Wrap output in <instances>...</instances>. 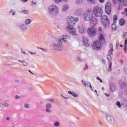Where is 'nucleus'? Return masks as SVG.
<instances>
[{
    "mask_svg": "<svg viewBox=\"0 0 127 127\" xmlns=\"http://www.w3.org/2000/svg\"><path fill=\"white\" fill-rule=\"evenodd\" d=\"M50 16L54 17L59 14V8L56 5H51L48 7Z\"/></svg>",
    "mask_w": 127,
    "mask_h": 127,
    "instance_id": "1",
    "label": "nucleus"
},
{
    "mask_svg": "<svg viewBox=\"0 0 127 127\" xmlns=\"http://www.w3.org/2000/svg\"><path fill=\"white\" fill-rule=\"evenodd\" d=\"M53 47L54 50H58L59 51L63 50V45H62V41L61 39L56 40L53 42Z\"/></svg>",
    "mask_w": 127,
    "mask_h": 127,
    "instance_id": "2",
    "label": "nucleus"
},
{
    "mask_svg": "<svg viewBox=\"0 0 127 127\" xmlns=\"http://www.w3.org/2000/svg\"><path fill=\"white\" fill-rule=\"evenodd\" d=\"M93 12L96 17H101L103 15L104 11L100 6H95L93 8Z\"/></svg>",
    "mask_w": 127,
    "mask_h": 127,
    "instance_id": "3",
    "label": "nucleus"
},
{
    "mask_svg": "<svg viewBox=\"0 0 127 127\" xmlns=\"http://www.w3.org/2000/svg\"><path fill=\"white\" fill-rule=\"evenodd\" d=\"M94 17V15L93 14V12L91 10H87L83 14V18L86 21H90L93 19Z\"/></svg>",
    "mask_w": 127,
    "mask_h": 127,
    "instance_id": "4",
    "label": "nucleus"
},
{
    "mask_svg": "<svg viewBox=\"0 0 127 127\" xmlns=\"http://www.w3.org/2000/svg\"><path fill=\"white\" fill-rule=\"evenodd\" d=\"M87 33L90 37H95L97 35V29L94 26H91L88 29Z\"/></svg>",
    "mask_w": 127,
    "mask_h": 127,
    "instance_id": "5",
    "label": "nucleus"
},
{
    "mask_svg": "<svg viewBox=\"0 0 127 127\" xmlns=\"http://www.w3.org/2000/svg\"><path fill=\"white\" fill-rule=\"evenodd\" d=\"M73 25H68L66 27V30L73 35V36H77V31L76 30V28H75L73 26Z\"/></svg>",
    "mask_w": 127,
    "mask_h": 127,
    "instance_id": "6",
    "label": "nucleus"
},
{
    "mask_svg": "<svg viewBox=\"0 0 127 127\" xmlns=\"http://www.w3.org/2000/svg\"><path fill=\"white\" fill-rule=\"evenodd\" d=\"M67 23H72V25H75L76 22L79 21V18L76 17L75 18L72 16H68L66 18Z\"/></svg>",
    "mask_w": 127,
    "mask_h": 127,
    "instance_id": "7",
    "label": "nucleus"
},
{
    "mask_svg": "<svg viewBox=\"0 0 127 127\" xmlns=\"http://www.w3.org/2000/svg\"><path fill=\"white\" fill-rule=\"evenodd\" d=\"M92 48L94 50H96V51H99V50H101V48H102V44L100 41H95L94 42L92 46Z\"/></svg>",
    "mask_w": 127,
    "mask_h": 127,
    "instance_id": "8",
    "label": "nucleus"
},
{
    "mask_svg": "<svg viewBox=\"0 0 127 127\" xmlns=\"http://www.w3.org/2000/svg\"><path fill=\"white\" fill-rule=\"evenodd\" d=\"M78 31L81 34H84L87 32V28L82 24H80L78 26Z\"/></svg>",
    "mask_w": 127,
    "mask_h": 127,
    "instance_id": "9",
    "label": "nucleus"
},
{
    "mask_svg": "<svg viewBox=\"0 0 127 127\" xmlns=\"http://www.w3.org/2000/svg\"><path fill=\"white\" fill-rule=\"evenodd\" d=\"M106 119L109 124H110V125H115V117L114 116L109 114L106 116Z\"/></svg>",
    "mask_w": 127,
    "mask_h": 127,
    "instance_id": "10",
    "label": "nucleus"
},
{
    "mask_svg": "<svg viewBox=\"0 0 127 127\" xmlns=\"http://www.w3.org/2000/svg\"><path fill=\"white\" fill-rule=\"evenodd\" d=\"M105 10L107 14H110L112 12V3L110 2H107L105 5Z\"/></svg>",
    "mask_w": 127,
    "mask_h": 127,
    "instance_id": "11",
    "label": "nucleus"
},
{
    "mask_svg": "<svg viewBox=\"0 0 127 127\" xmlns=\"http://www.w3.org/2000/svg\"><path fill=\"white\" fill-rule=\"evenodd\" d=\"M45 111L47 113L49 114H51L52 113V104L50 103H47L45 105Z\"/></svg>",
    "mask_w": 127,
    "mask_h": 127,
    "instance_id": "12",
    "label": "nucleus"
},
{
    "mask_svg": "<svg viewBox=\"0 0 127 127\" xmlns=\"http://www.w3.org/2000/svg\"><path fill=\"white\" fill-rule=\"evenodd\" d=\"M83 43L84 46H85L86 47H89V46H90V42H89V39H88V38L86 37H83Z\"/></svg>",
    "mask_w": 127,
    "mask_h": 127,
    "instance_id": "13",
    "label": "nucleus"
},
{
    "mask_svg": "<svg viewBox=\"0 0 127 127\" xmlns=\"http://www.w3.org/2000/svg\"><path fill=\"white\" fill-rule=\"evenodd\" d=\"M61 39L64 42H66L67 41V39H71V38L69 37V36L67 35H64L63 36H62L61 37Z\"/></svg>",
    "mask_w": 127,
    "mask_h": 127,
    "instance_id": "14",
    "label": "nucleus"
},
{
    "mask_svg": "<svg viewBox=\"0 0 127 127\" xmlns=\"http://www.w3.org/2000/svg\"><path fill=\"white\" fill-rule=\"evenodd\" d=\"M83 11L84 10L83 8H79L75 10V13L76 14V15H81L82 13H83Z\"/></svg>",
    "mask_w": 127,
    "mask_h": 127,
    "instance_id": "15",
    "label": "nucleus"
},
{
    "mask_svg": "<svg viewBox=\"0 0 127 127\" xmlns=\"http://www.w3.org/2000/svg\"><path fill=\"white\" fill-rule=\"evenodd\" d=\"M68 95H71V96H72L74 98H78V97H79V95H78V94L76 93V92L73 91H68Z\"/></svg>",
    "mask_w": 127,
    "mask_h": 127,
    "instance_id": "16",
    "label": "nucleus"
},
{
    "mask_svg": "<svg viewBox=\"0 0 127 127\" xmlns=\"http://www.w3.org/2000/svg\"><path fill=\"white\" fill-rule=\"evenodd\" d=\"M107 59L108 60H112V57H113V50H110L109 53L107 55Z\"/></svg>",
    "mask_w": 127,
    "mask_h": 127,
    "instance_id": "17",
    "label": "nucleus"
},
{
    "mask_svg": "<svg viewBox=\"0 0 127 127\" xmlns=\"http://www.w3.org/2000/svg\"><path fill=\"white\" fill-rule=\"evenodd\" d=\"M119 84L120 85V89H124L127 87V82H124L123 81L120 80L119 81Z\"/></svg>",
    "mask_w": 127,
    "mask_h": 127,
    "instance_id": "18",
    "label": "nucleus"
},
{
    "mask_svg": "<svg viewBox=\"0 0 127 127\" xmlns=\"http://www.w3.org/2000/svg\"><path fill=\"white\" fill-rule=\"evenodd\" d=\"M108 20H109V17L107 15H103L101 18V22H105V21H107L108 23Z\"/></svg>",
    "mask_w": 127,
    "mask_h": 127,
    "instance_id": "19",
    "label": "nucleus"
},
{
    "mask_svg": "<svg viewBox=\"0 0 127 127\" xmlns=\"http://www.w3.org/2000/svg\"><path fill=\"white\" fill-rule=\"evenodd\" d=\"M110 91L112 92H115L116 91V86H115V83H111L110 84Z\"/></svg>",
    "mask_w": 127,
    "mask_h": 127,
    "instance_id": "20",
    "label": "nucleus"
},
{
    "mask_svg": "<svg viewBox=\"0 0 127 127\" xmlns=\"http://www.w3.org/2000/svg\"><path fill=\"white\" fill-rule=\"evenodd\" d=\"M107 21L108 23L107 22V21H104V22L101 23L104 27H107V28H109V27H110V21L107 20Z\"/></svg>",
    "mask_w": 127,
    "mask_h": 127,
    "instance_id": "21",
    "label": "nucleus"
},
{
    "mask_svg": "<svg viewBox=\"0 0 127 127\" xmlns=\"http://www.w3.org/2000/svg\"><path fill=\"white\" fill-rule=\"evenodd\" d=\"M27 27V25L25 24H21L20 26V28H21L22 30H26Z\"/></svg>",
    "mask_w": 127,
    "mask_h": 127,
    "instance_id": "22",
    "label": "nucleus"
},
{
    "mask_svg": "<svg viewBox=\"0 0 127 127\" xmlns=\"http://www.w3.org/2000/svg\"><path fill=\"white\" fill-rule=\"evenodd\" d=\"M18 62H20V63H22L23 65V66H28V62H26L25 60L23 61H20L18 60Z\"/></svg>",
    "mask_w": 127,
    "mask_h": 127,
    "instance_id": "23",
    "label": "nucleus"
},
{
    "mask_svg": "<svg viewBox=\"0 0 127 127\" xmlns=\"http://www.w3.org/2000/svg\"><path fill=\"white\" fill-rule=\"evenodd\" d=\"M69 9V5L68 4H64L63 6V11H67Z\"/></svg>",
    "mask_w": 127,
    "mask_h": 127,
    "instance_id": "24",
    "label": "nucleus"
},
{
    "mask_svg": "<svg viewBox=\"0 0 127 127\" xmlns=\"http://www.w3.org/2000/svg\"><path fill=\"white\" fill-rule=\"evenodd\" d=\"M68 0H54L56 3H60V2H67Z\"/></svg>",
    "mask_w": 127,
    "mask_h": 127,
    "instance_id": "25",
    "label": "nucleus"
},
{
    "mask_svg": "<svg viewBox=\"0 0 127 127\" xmlns=\"http://www.w3.org/2000/svg\"><path fill=\"white\" fill-rule=\"evenodd\" d=\"M91 21L94 25H96V24L98 23V20L96 18H95V17H93Z\"/></svg>",
    "mask_w": 127,
    "mask_h": 127,
    "instance_id": "26",
    "label": "nucleus"
},
{
    "mask_svg": "<svg viewBox=\"0 0 127 127\" xmlns=\"http://www.w3.org/2000/svg\"><path fill=\"white\" fill-rule=\"evenodd\" d=\"M89 4H96V0H87Z\"/></svg>",
    "mask_w": 127,
    "mask_h": 127,
    "instance_id": "27",
    "label": "nucleus"
},
{
    "mask_svg": "<svg viewBox=\"0 0 127 127\" xmlns=\"http://www.w3.org/2000/svg\"><path fill=\"white\" fill-rule=\"evenodd\" d=\"M25 23L27 25H28L32 22V20L31 19H27L25 20Z\"/></svg>",
    "mask_w": 127,
    "mask_h": 127,
    "instance_id": "28",
    "label": "nucleus"
},
{
    "mask_svg": "<svg viewBox=\"0 0 127 127\" xmlns=\"http://www.w3.org/2000/svg\"><path fill=\"white\" fill-rule=\"evenodd\" d=\"M120 24L121 25V26H124L125 24H126V21L124 19H121L120 20Z\"/></svg>",
    "mask_w": 127,
    "mask_h": 127,
    "instance_id": "29",
    "label": "nucleus"
},
{
    "mask_svg": "<svg viewBox=\"0 0 127 127\" xmlns=\"http://www.w3.org/2000/svg\"><path fill=\"white\" fill-rule=\"evenodd\" d=\"M117 21H118V15L116 14L113 16V22L114 23H116Z\"/></svg>",
    "mask_w": 127,
    "mask_h": 127,
    "instance_id": "30",
    "label": "nucleus"
},
{
    "mask_svg": "<svg viewBox=\"0 0 127 127\" xmlns=\"http://www.w3.org/2000/svg\"><path fill=\"white\" fill-rule=\"evenodd\" d=\"M99 40L100 41H103V40H105V37H104V35L102 34H99Z\"/></svg>",
    "mask_w": 127,
    "mask_h": 127,
    "instance_id": "31",
    "label": "nucleus"
},
{
    "mask_svg": "<svg viewBox=\"0 0 127 127\" xmlns=\"http://www.w3.org/2000/svg\"><path fill=\"white\" fill-rule=\"evenodd\" d=\"M37 2V1H36V0H33L31 2V6H34V5L36 4Z\"/></svg>",
    "mask_w": 127,
    "mask_h": 127,
    "instance_id": "32",
    "label": "nucleus"
},
{
    "mask_svg": "<svg viewBox=\"0 0 127 127\" xmlns=\"http://www.w3.org/2000/svg\"><path fill=\"white\" fill-rule=\"evenodd\" d=\"M112 28L113 30H114V31H116V30H117V26H116V23H114V24H112Z\"/></svg>",
    "mask_w": 127,
    "mask_h": 127,
    "instance_id": "33",
    "label": "nucleus"
},
{
    "mask_svg": "<svg viewBox=\"0 0 127 127\" xmlns=\"http://www.w3.org/2000/svg\"><path fill=\"white\" fill-rule=\"evenodd\" d=\"M9 13L10 14V13H12V15L14 16L15 15V10L14 9H10V11L9 12Z\"/></svg>",
    "mask_w": 127,
    "mask_h": 127,
    "instance_id": "34",
    "label": "nucleus"
},
{
    "mask_svg": "<svg viewBox=\"0 0 127 127\" xmlns=\"http://www.w3.org/2000/svg\"><path fill=\"white\" fill-rule=\"evenodd\" d=\"M54 126L56 127H59V126H60V123L59 122H56L54 124Z\"/></svg>",
    "mask_w": 127,
    "mask_h": 127,
    "instance_id": "35",
    "label": "nucleus"
},
{
    "mask_svg": "<svg viewBox=\"0 0 127 127\" xmlns=\"http://www.w3.org/2000/svg\"><path fill=\"white\" fill-rule=\"evenodd\" d=\"M76 2L78 4H82L84 2V0H76Z\"/></svg>",
    "mask_w": 127,
    "mask_h": 127,
    "instance_id": "36",
    "label": "nucleus"
},
{
    "mask_svg": "<svg viewBox=\"0 0 127 127\" xmlns=\"http://www.w3.org/2000/svg\"><path fill=\"white\" fill-rule=\"evenodd\" d=\"M24 107L26 109H30V106L28 104H27V103L24 104Z\"/></svg>",
    "mask_w": 127,
    "mask_h": 127,
    "instance_id": "37",
    "label": "nucleus"
},
{
    "mask_svg": "<svg viewBox=\"0 0 127 127\" xmlns=\"http://www.w3.org/2000/svg\"><path fill=\"white\" fill-rule=\"evenodd\" d=\"M22 13H23L24 14H28V10L25 9L21 11Z\"/></svg>",
    "mask_w": 127,
    "mask_h": 127,
    "instance_id": "38",
    "label": "nucleus"
},
{
    "mask_svg": "<svg viewBox=\"0 0 127 127\" xmlns=\"http://www.w3.org/2000/svg\"><path fill=\"white\" fill-rule=\"evenodd\" d=\"M124 70L125 72V73L127 75V64L124 66Z\"/></svg>",
    "mask_w": 127,
    "mask_h": 127,
    "instance_id": "39",
    "label": "nucleus"
},
{
    "mask_svg": "<svg viewBox=\"0 0 127 127\" xmlns=\"http://www.w3.org/2000/svg\"><path fill=\"white\" fill-rule=\"evenodd\" d=\"M38 48L39 49H41V50L43 52H45V53L47 52V50L44 48H39V47H38Z\"/></svg>",
    "mask_w": 127,
    "mask_h": 127,
    "instance_id": "40",
    "label": "nucleus"
},
{
    "mask_svg": "<svg viewBox=\"0 0 127 127\" xmlns=\"http://www.w3.org/2000/svg\"><path fill=\"white\" fill-rule=\"evenodd\" d=\"M123 4L124 6H127V0H124Z\"/></svg>",
    "mask_w": 127,
    "mask_h": 127,
    "instance_id": "41",
    "label": "nucleus"
},
{
    "mask_svg": "<svg viewBox=\"0 0 127 127\" xmlns=\"http://www.w3.org/2000/svg\"><path fill=\"white\" fill-rule=\"evenodd\" d=\"M116 105L119 108H121L122 107V105L121 104V102H120L119 101H118L117 102H116Z\"/></svg>",
    "mask_w": 127,
    "mask_h": 127,
    "instance_id": "42",
    "label": "nucleus"
},
{
    "mask_svg": "<svg viewBox=\"0 0 127 127\" xmlns=\"http://www.w3.org/2000/svg\"><path fill=\"white\" fill-rule=\"evenodd\" d=\"M92 84H91V82L89 81L86 82V86H87V87H89Z\"/></svg>",
    "mask_w": 127,
    "mask_h": 127,
    "instance_id": "43",
    "label": "nucleus"
},
{
    "mask_svg": "<svg viewBox=\"0 0 127 127\" xmlns=\"http://www.w3.org/2000/svg\"><path fill=\"white\" fill-rule=\"evenodd\" d=\"M97 80H98V81H100V83H103V80H102V79H101V78H100L99 77L97 76L96 77Z\"/></svg>",
    "mask_w": 127,
    "mask_h": 127,
    "instance_id": "44",
    "label": "nucleus"
},
{
    "mask_svg": "<svg viewBox=\"0 0 127 127\" xmlns=\"http://www.w3.org/2000/svg\"><path fill=\"white\" fill-rule=\"evenodd\" d=\"M77 61H79V62H83V60L82 59H81V58H80V57H78L77 58Z\"/></svg>",
    "mask_w": 127,
    "mask_h": 127,
    "instance_id": "45",
    "label": "nucleus"
},
{
    "mask_svg": "<svg viewBox=\"0 0 127 127\" xmlns=\"http://www.w3.org/2000/svg\"><path fill=\"white\" fill-rule=\"evenodd\" d=\"M49 101L52 103H54V102H55V99H54V98H50L49 99Z\"/></svg>",
    "mask_w": 127,
    "mask_h": 127,
    "instance_id": "46",
    "label": "nucleus"
},
{
    "mask_svg": "<svg viewBox=\"0 0 127 127\" xmlns=\"http://www.w3.org/2000/svg\"><path fill=\"white\" fill-rule=\"evenodd\" d=\"M127 35V32H124L123 33V35L122 36L123 38H126V36Z\"/></svg>",
    "mask_w": 127,
    "mask_h": 127,
    "instance_id": "47",
    "label": "nucleus"
},
{
    "mask_svg": "<svg viewBox=\"0 0 127 127\" xmlns=\"http://www.w3.org/2000/svg\"><path fill=\"white\" fill-rule=\"evenodd\" d=\"M81 83L84 85V86H85V87H87V83H85L84 80H81Z\"/></svg>",
    "mask_w": 127,
    "mask_h": 127,
    "instance_id": "48",
    "label": "nucleus"
},
{
    "mask_svg": "<svg viewBox=\"0 0 127 127\" xmlns=\"http://www.w3.org/2000/svg\"><path fill=\"white\" fill-rule=\"evenodd\" d=\"M20 98H21L20 96H18V95H16L15 96V99L16 100H18V99H20Z\"/></svg>",
    "mask_w": 127,
    "mask_h": 127,
    "instance_id": "49",
    "label": "nucleus"
},
{
    "mask_svg": "<svg viewBox=\"0 0 127 127\" xmlns=\"http://www.w3.org/2000/svg\"><path fill=\"white\" fill-rule=\"evenodd\" d=\"M124 51L125 53L127 52V46H124Z\"/></svg>",
    "mask_w": 127,
    "mask_h": 127,
    "instance_id": "50",
    "label": "nucleus"
},
{
    "mask_svg": "<svg viewBox=\"0 0 127 127\" xmlns=\"http://www.w3.org/2000/svg\"><path fill=\"white\" fill-rule=\"evenodd\" d=\"M3 106H4V104L0 103V108H3Z\"/></svg>",
    "mask_w": 127,
    "mask_h": 127,
    "instance_id": "51",
    "label": "nucleus"
},
{
    "mask_svg": "<svg viewBox=\"0 0 127 127\" xmlns=\"http://www.w3.org/2000/svg\"><path fill=\"white\" fill-rule=\"evenodd\" d=\"M110 47H111L110 50H112V52H113L114 49H113V44H110Z\"/></svg>",
    "mask_w": 127,
    "mask_h": 127,
    "instance_id": "52",
    "label": "nucleus"
},
{
    "mask_svg": "<svg viewBox=\"0 0 127 127\" xmlns=\"http://www.w3.org/2000/svg\"><path fill=\"white\" fill-rule=\"evenodd\" d=\"M4 107H8V106H9V105L8 104V103H5V104H4Z\"/></svg>",
    "mask_w": 127,
    "mask_h": 127,
    "instance_id": "53",
    "label": "nucleus"
},
{
    "mask_svg": "<svg viewBox=\"0 0 127 127\" xmlns=\"http://www.w3.org/2000/svg\"><path fill=\"white\" fill-rule=\"evenodd\" d=\"M109 68L110 69V71H112V63H110L109 64Z\"/></svg>",
    "mask_w": 127,
    "mask_h": 127,
    "instance_id": "54",
    "label": "nucleus"
},
{
    "mask_svg": "<svg viewBox=\"0 0 127 127\" xmlns=\"http://www.w3.org/2000/svg\"><path fill=\"white\" fill-rule=\"evenodd\" d=\"M89 88H90L91 91H92V92H94V90H93V87H92V85H90Z\"/></svg>",
    "mask_w": 127,
    "mask_h": 127,
    "instance_id": "55",
    "label": "nucleus"
},
{
    "mask_svg": "<svg viewBox=\"0 0 127 127\" xmlns=\"http://www.w3.org/2000/svg\"><path fill=\"white\" fill-rule=\"evenodd\" d=\"M88 69V65H86L84 67V70H87Z\"/></svg>",
    "mask_w": 127,
    "mask_h": 127,
    "instance_id": "56",
    "label": "nucleus"
},
{
    "mask_svg": "<svg viewBox=\"0 0 127 127\" xmlns=\"http://www.w3.org/2000/svg\"><path fill=\"white\" fill-rule=\"evenodd\" d=\"M125 46H127V39L125 40Z\"/></svg>",
    "mask_w": 127,
    "mask_h": 127,
    "instance_id": "57",
    "label": "nucleus"
},
{
    "mask_svg": "<svg viewBox=\"0 0 127 127\" xmlns=\"http://www.w3.org/2000/svg\"><path fill=\"white\" fill-rule=\"evenodd\" d=\"M6 121H10V118L7 117L6 118Z\"/></svg>",
    "mask_w": 127,
    "mask_h": 127,
    "instance_id": "58",
    "label": "nucleus"
},
{
    "mask_svg": "<svg viewBox=\"0 0 127 127\" xmlns=\"http://www.w3.org/2000/svg\"><path fill=\"white\" fill-rule=\"evenodd\" d=\"M21 50L22 53H23V54H26V53H25V52L23 49H21Z\"/></svg>",
    "mask_w": 127,
    "mask_h": 127,
    "instance_id": "59",
    "label": "nucleus"
},
{
    "mask_svg": "<svg viewBox=\"0 0 127 127\" xmlns=\"http://www.w3.org/2000/svg\"><path fill=\"white\" fill-rule=\"evenodd\" d=\"M99 2H101V3H103L105 2V0H99Z\"/></svg>",
    "mask_w": 127,
    "mask_h": 127,
    "instance_id": "60",
    "label": "nucleus"
},
{
    "mask_svg": "<svg viewBox=\"0 0 127 127\" xmlns=\"http://www.w3.org/2000/svg\"><path fill=\"white\" fill-rule=\"evenodd\" d=\"M104 95L105 96H106V97H110V94H107L106 93H104Z\"/></svg>",
    "mask_w": 127,
    "mask_h": 127,
    "instance_id": "61",
    "label": "nucleus"
},
{
    "mask_svg": "<svg viewBox=\"0 0 127 127\" xmlns=\"http://www.w3.org/2000/svg\"><path fill=\"white\" fill-rule=\"evenodd\" d=\"M127 8H126L125 9V11L123 12V14H124V13H127Z\"/></svg>",
    "mask_w": 127,
    "mask_h": 127,
    "instance_id": "62",
    "label": "nucleus"
},
{
    "mask_svg": "<svg viewBox=\"0 0 127 127\" xmlns=\"http://www.w3.org/2000/svg\"><path fill=\"white\" fill-rule=\"evenodd\" d=\"M15 83H19V80H18V79H16V80H15Z\"/></svg>",
    "mask_w": 127,
    "mask_h": 127,
    "instance_id": "63",
    "label": "nucleus"
},
{
    "mask_svg": "<svg viewBox=\"0 0 127 127\" xmlns=\"http://www.w3.org/2000/svg\"><path fill=\"white\" fill-rule=\"evenodd\" d=\"M98 31H102V28H101V27H99V28H98Z\"/></svg>",
    "mask_w": 127,
    "mask_h": 127,
    "instance_id": "64",
    "label": "nucleus"
}]
</instances>
